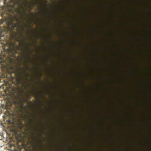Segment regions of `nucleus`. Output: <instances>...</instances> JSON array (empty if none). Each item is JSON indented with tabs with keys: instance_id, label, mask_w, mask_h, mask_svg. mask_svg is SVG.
Listing matches in <instances>:
<instances>
[{
	"instance_id": "5",
	"label": "nucleus",
	"mask_w": 151,
	"mask_h": 151,
	"mask_svg": "<svg viewBox=\"0 0 151 151\" xmlns=\"http://www.w3.org/2000/svg\"><path fill=\"white\" fill-rule=\"evenodd\" d=\"M28 57H29V55H28Z\"/></svg>"
},
{
	"instance_id": "4",
	"label": "nucleus",
	"mask_w": 151,
	"mask_h": 151,
	"mask_svg": "<svg viewBox=\"0 0 151 151\" xmlns=\"http://www.w3.org/2000/svg\"><path fill=\"white\" fill-rule=\"evenodd\" d=\"M26 70H28V68H26Z\"/></svg>"
},
{
	"instance_id": "3",
	"label": "nucleus",
	"mask_w": 151,
	"mask_h": 151,
	"mask_svg": "<svg viewBox=\"0 0 151 151\" xmlns=\"http://www.w3.org/2000/svg\"><path fill=\"white\" fill-rule=\"evenodd\" d=\"M22 106L23 107L24 106L23 104V102L22 103Z\"/></svg>"
},
{
	"instance_id": "1",
	"label": "nucleus",
	"mask_w": 151,
	"mask_h": 151,
	"mask_svg": "<svg viewBox=\"0 0 151 151\" xmlns=\"http://www.w3.org/2000/svg\"><path fill=\"white\" fill-rule=\"evenodd\" d=\"M24 73L26 76H27V73H26V70H25L24 71Z\"/></svg>"
},
{
	"instance_id": "2",
	"label": "nucleus",
	"mask_w": 151,
	"mask_h": 151,
	"mask_svg": "<svg viewBox=\"0 0 151 151\" xmlns=\"http://www.w3.org/2000/svg\"><path fill=\"white\" fill-rule=\"evenodd\" d=\"M19 102L15 101L14 102V104L16 105L17 104H19Z\"/></svg>"
},
{
	"instance_id": "6",
	"label": "nucleus",
	"mask_w": 151,
	"mask_h": 151,
	"mask_svg": "<svg viewBox=\"0 0 151 151\" xmlns=\"http://www.w3.org/2000/svg\"><path fill=\"white\" fill-rule=\"evenodd\" d=\"M27 80H28V78H27Z\"/></svg>"
}]
</instances>
